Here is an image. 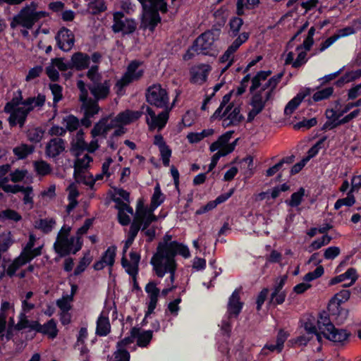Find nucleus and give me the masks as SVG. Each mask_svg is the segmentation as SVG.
Here are the masks:
<instances>
[{
    "label": "nucleus",
    "instance_id": "24",
    "mask_svg": "<svg viewBox=\"0 0 361 361\" xmlns=\"http://www.w3.org/2000/svg\"><path fill=\"white\" fill-rule=\"evenodd\" d=\"M137 212L142 214L143 219V221L140 222L141 224H143V231L146 230L152 222L157 220V217L152 213L153 211L152 209L149 211L142 203L138 204Z\"/></svg>",
    "mask_w": 361,
    "mask_h": 361
},
{
    "label": "nucleus",
    "instance_id": "38",
    "mask_svg": "<svg viewBox=\"0 0 361 361\" xmlns=\"http://www.w3.org/2000/svg\"><path fill=\"white\" fill-rule=\"evenodd\" d=\"M116 249V245L109 246L102 255L101 259L105 262L106 265L110 267H113L114 264Z\"/></svg>",
    "mask_w": 361,
    "mask_h": 361
},
{
    "label": "nucleus",
    "instance_id": "56",
    "mask_svg": "<svg viewBox=\"0 0 361 361\" xmlns=\"http://www.w3.org/2000/svg\"><path fill=\"white\" fill-rule=\"evenodd\" d=\"M56 221L54 219H43L39 220L38 228L41 229L44 233H49L53 229Z\"/></svg>",
    "mask_w": 361,
    "mask_h": 361
},
{
    "label": "nucleus",
    "instance_id": "20",
    "mask_svg": "<svg viewBox=\"0 0 361 361\" xmlns=\"http://www.w3.org/2000/svg\"><path fill=\"white\" fill-rule=\"evenodd\" d=\"M113 114H109L102 117L98 122H97L93 128L91 130V136L93 138H95L99 136H102L104 137H106L108 130H106V122L111 118Z\"/></svg>",
    "mask_w": 361,
    "mask_h": 361
},
{
    "label": "nucleus",
    "instance_id": "4",
    "mask_svg": "<svg viewBox=\"0 0 361 361\" xmlns=\"http://www.w3.org/2000/svg\"><path fill=\"white\" fill-rule=\"evenodd\" d=\"M146 102L157 109L171 107L167 90L159 84H153L145 90Z\"/></svg>",
    "mask_w": 361,
    "mask_h": 361
},
{
    "label": "nucleus",
    "instance_id": "64",
    "mask_svg": "<svg viewBox=\"0 0 361 361\" xmlns=\"http://www.w3.org/2000/svg\"><path fill=\"white\" fill-rule=\"evenodd\" d=\"M114 356V361H130V353L125 348H117Z\"/></svg>",
    "mask_w": 361,
    "mask_h": 361
},
{
    "label": "nucleus",
    "instance_id": "46",
    "mask_svg": "<svg viewBox=\"0 0 361 361\" xmlns=\"http://www.w3.org/2000/svg\"><path fill=\"white\" fill-rule=\"evenodd\" d=\"M89 252H87L79 261L78 264L75 267L73 274L78 276L85 271L86 268L90 265L92 262V257L89 256Z\"/></svg>",
    "mask_w": 361,
    "mask_h": 361
},
{
    "label": "nucleus",
    "instance_id": "45",
    "mask_svg": "<svg viewBox=\"0 0 361 361\" xmlns=\"http://www.w3.org/2000/svg\"><path fill=\"white\" fill-rule=\"evenodd\" d=\"M147 9L166 13L168 11V5L166 0H151Z\"/></svg>",
    "mask_w": 361,
    "mask_h": 361
},
{
    "label": "nucleus",
    "instance_id": "59",
    "mask_svg": "<svg viewBox=\"0 0 361 361\" xmlns=\"http://www.w3.org/2000/svg\"><path fill=\"white\" fill-rule=\"evenodd\" d=\"M27 174V169H17L10 173V179L13 183H19L23 181Z\"/></svg>",
    "mask_w": 361,
    "mask_h": 361
},
{
    "label": "nucleus",
    "instance_id": "51",
    "mask_svg": "<svg viewBox=\"0 0 361 361\" xmlns=\"http://www.w3.org/2000/svg\"><path fill=\"white\" fill-rule=\"evenodd\" d=\"M237 36V38L234 39L230 46H228L234 52H235L243 44L248 40L250 37V32H243Z\"/></svg>",
    "mask_w": 361,
    "mask_h": 361
},
{
    "label": "nucleus",
    "instance_id": "50",
    "mask_svg": "<svg viewBox=\"0 0 361 361\" xmlns=\"http://www.w3.org/2000/svg\"><path fill=\"white\" fill-rule=\"evenodd\" d=\"M153 336L152 330L144 331L137 339V345L141 348L147 347L150 343Z\"/></svg>",
    "mask_w": 361,
    "mask_h": 361
},
{
    "label": "nucleus",
    "instance_id": "28",
    "mask_svg": "<svg viewBox=\"0 0 361 361\" xmlns=\"http://www.w3.org/2000/svg\"><path fill=\"white\" fill-rule=\"evenodd\" d=\"M98 102V101L90 99L89 102L82 104L81 109L84 111V114L91 118H93L95 115L98 114L101 111V108Z\"/></svg>",
    "mask_w": 361,
    "mask_h": 361
},
{
    "label": "nucleus",
    "instance_id": "52",
    "mask_svg": "<svg viewBox=\"0 0 361 361\" xmlns=\"http://www.w3.org/2000/svg\"><path fill=\"white\" fill-rule=\"evenodd\" d=\"M288 276L286 275H283L279 279H278L276 281V283L274 286L273 291L271 294L270 302H272L274 299V297L279 293H282L283 288L285 286V283L287 281Z\"/></svg>",
    "mask_w": 361,
    "mask_h": 361
},
{
    "label": "nucleus",
    "instance_id": "11",
    "mask_svg": "<svg viewBox=\"0 0 361 361\" xmlns=\"http://www.w3.org/2000/svg\"><path fill=\"white\" fill-rule=\"evenodd\" d=\"M250 105L252 109L247 114V123L252 122L255 116L260 114L265 107L266 101H264L261 92H257L252 95Z\"/></svg>",
    "mask_w": 361,
    "mask_h": 361
},
{
    "label": "nucleus",
    "instance_id": "36",
    "mask_svg": "<svg viewBox=\"0 0 361 361\" xmlns=\"http://www.w3.org/2000/svg\"><path fill=\"white\" fill-rule=\"evenodd\" d=\"M63 123H66V132H74L80 127L79 118L73 114H69L63 118Z\"/></svg>",
    "mask_w": 361,
    "mask_h": 361
},
{
    "label": "nucleus",
    "instance_id": "34",
    "mask_svg": "<svg viewBox=\"0 0 361 361\" xmlns=\"http://www.w3.org/2000/svg\"><path fill=\"white\" fill-rule=\"evenodd\" d=\"M7 220L18 222L22 220V216L17 211L12 209H6L0 212V221L4 222Z\"/></svg>",
    "mask_w": 361,
    "mask_h": 361
},
{
    "label": "nucleus",
    "instance_id": "55",
    "mask_svg": "<svg viewBox=\"0 0 361 361\" xmlns=\"http://www.w3.org/2000/svg\"><path fill=\"white\" fill-rule=\"evenodd\" d=\"M99 66L98 65L90 66L86 73L87 78L92 82L102 80V75L99 73Z\"/></svg>",
    "mask_w": 361,
    "mask_h": 361
},
{
    "label": "nucleus",
    "instance_id": "23",
    "mask_svg": "<svg viewBox=\"0 0 361 361\" xmlns=\"http://www.w3.org/2000/svg\"><path fill=\"white\" fill-rule=\"evenodd\" d=\"M54 252L58 255L59 257H66L70 255H73V248L68 243L64 241V238L61 240H56L53 245Z\"/></svg>",
    "mask_w": 361,
    "mask_h": 361
},
{
    "label": "nucleus",
    "instance_id": "30",
    "mask_svg": "<svg viewBox=\"0 0 361 361\" xmlns=\"http://www.w3.org/2000/svg\"><path fill=\"white\" fill-rule=\"evenodd\" d=\"M165 200L164 195L162 193L159 184H157L154 189V193L151 197L150 209L154 211L160 206Z\"/></svg>",
    "mask_w": 361,
    "mask_h": 361
},
{
    "label": "nucleus",
    "instance_id": "43",
    "mask_svg": "<svg viewBox=\"0 0 361 361\" xmlns=\"http://www.w3.org/2000/svg\"><path fill=\"white\" fill-rule=\"evenodd\" d=\"M64 241L66 243H68L72 247H74L73 255H75L83 246L82 237H80L77 234L75 236L69 235L68 238H64Z\"/></svg>",
    "mask_w": 361,
    "mask_h": 361
},
{
    "label": "nucleus",
    "instance_id": "35",
    "mask_svg": "<svg viewBox=\"0 0 361 361\" xmlns=\"http://www.w3.org/2000/svg\"><path fill=\"white\" fill-rule=\"evenodd\" d=\"M39 327V322L37 320H30L28 318L22 321H18L16 326V330L20 331L21 330L29 329V331L37 330Z\"/></svg>",
    "mask_w": 361,
    "mask_h": 361
},
{
    "label": "nucleus",
    "instance_id": "60",
    "mask_svg": "<svg viewBox=\"0 0 361 361\" xmlns=\"http://www.w3.org/2000/svg\"><path fill=\"white\" fill-rule=\"evenodd\" d=\"M161 159L164 166H169L170 163V158L171 157L172 151L169 146L167 145L160 149Z\"/></svg>",
    "mask_w": 361,
    "mask_h": 361
},
{
    "label": "nucleus",
    "instance_id": "32",
    "mask_svg": "<svg viewBox=\"0 0 361 361\" xmlns=\"http://www.w3.org/2000/svg\"><path fill=\"white\" fill-rule=\"evenodd\" d=\"M35 171L38 176H45L51 173V166L44 160H37L33 162Z\"/></svg>",
    "mask_w": 361,
    "mask_h": 361
},
{
    "label": "nucleus",
    "instance_id": "22",
    "mask_svg": "<svg viewBox=\"0 0 361 361\" xmlns=\"http://www.w3.org/2000/svg\"><path fill=\"white\" fill-rule=\"evenodd\" d=\"M36 333H40L44 335H47L50 338H55L57 335L59 330L56 326V322L54 319H51L42 325L39 323V329L35 330Z\"/></svg>",
    "mask_w": 361,
    "mask_h": 361
},
{
    "label": "nucleus",
    "instance_id": "61",
    "mask_svg": "<svg viewBox=\"0 0 361 361\" xmlns=\"http://www.w3.org/2000/svg\"><path fill=\"white\" fill-rule=\"evenodd\" d=\"M341 253V249L336 246H331L326 248L324 252V257L328 260H333Z\"/></svg>",
    "mask_w": 361,
    "mask_h": 361
},
{
    "label": "nucleus",
    "instance_id": "33",
    "mask_svg": "<svg viewBox=\"0 0 361 361\" xmlns=\"http://www.w3.org/2000/svg\"><path fill=\"white\" fill-rule=\"evenodd\" d=\"M306 94H305L298 93L295 97L288 102L284 109V114L286 116L291 115L302 102Z\"/></svg>",
    "mask_w": 361,
    "mask_h": 361
},
{
    "label": "nucleus",
    "instance_id": "18",
    "mask_svg": "<svg viewBox=\"0 0 361 361\" xmlns=\"http://www.w3.org/2000/svg\"><path fill=\"white\" fill-rule=\"evenodd\" d=\"M209 71L210 66L205 64H200L196 68H192L190 71V82L192 84L204 83L207 79Z\"/></svg>",
    "mask_w": 361,
    "mask_h": 361
},
{
    "label": "nucleus",
    "instance_id": "48",
    "mask_svg": "<svg viewBox=\"0 0 361 361\" xmlns=\"http://www.w3.org/2000/svg\"><path fill=\"white\" fill-rule=\"evenodd\" d=\"M334 93V87H327L321 90L317 91L312 96L314 102H320L328 99Z\"/></svg>",
    "mask_w": 361,
    "mask_h": 361
},
{
    "label": "nucleus",
    "instance_id": "53",
    "mask_svg": "<svg viewBox=\"0 0 361 361\" xmlns=\"http://www.w3.org/2000/svg\"><path fill=\"white\" fill-rule=\"evenodd\" d=\"M324 273V269L322 265H319L317 268L312 271L307 273L304 277L303 280L306 282H310L315 279L320 278Z\"/></svg>",
    "mask_w": 361,
    "mask_h": 361
},
{
    "label": "nucleus",
    "instance_id": "44",
    "mask_svg": "<svg viewBox=\"0 0 361 361\" xmlns=\"http://www.w3.org/2000/svg\"><path fill=\"white\" fill-rule=\"evenodd\" d=\"M64 241L66 243H68L72 247H74L73 255H75L83 246L82 237H80L77 234L75 236L69 235L68 238H64Z\"/></svg>",
    "mask_w": 361,
    "mask_h": 361
},
{
    "label": "nucleus",
    "instance_id": "3",
    "mask_svg": "<svg viewBox=\"0 0 361 361\" xmlns=\"http://www.w3.org/2000/svg\"><path fill=\"white\" fill-rule=\"evenodd\" d=\"M177 255L188 259L190 257V252L187 245L173 240L171 243H159L157 252L153 255L154 258L164 259V258H175Z\"/></svg>",
    "mask_w": 361,
    "mask_h": 361
},
{
    "label": "nucleus",
    "instance_id": "39",
    "mask_svg": "<svg viewBox=\"0 0 361 361\" xmlns=\"http://www.w3.org/2000/svg\"><path fill=\"white\" fill-rule=\"evenodd\" d=\"M45 133V130L41 127H36L30 130H28L27 133V140L32 143L40 142Z\"/></svg>",
    "mask_w": 361,
    "mask_h": 361
},
{
    "label": "nucleus",
    "instance_id": "16",
    "mask_svg": "<svg viewBox=\"0 0 361 361\" xmlns=\"http://www.w3.org/2000/svg\"><path fill=\"white\" fill-rule=\"evenodd\" d=\"M358 278L357 272L355 268H348L346 271L342 274L333 277L329 281V286H334L337 283H341L346 280H350L348 283H345L343 287L347 288L353 285Z\"/></svg>",
    "mask_w": 361,
    "mask_h": 361
},
{
    "label": "nucleus",
    "instance_id": "42",
    "mask_svg": "<svg viewBox=\"0 0 361 361\" xmlns=\"http://www.w3.org/2000/svg\"><path fill=\"white\" fill-rule=\"evenodd\" d=\"M87 142L84 138H78L75 142H71V152L76 157H79L85 151Z\"/></svg>",
    "mask_w": 361,
    "mask_h": 361
},
{
    "label": "nucleus",
    "instance_id": "9",
    "mask_svg": "<svg viewBox=\"0 0 361 361\" xmlns=\"http://www.w3.org/2000/svg\"><path fill=\"white\" fill-rule=\"evenodd\" d=\"M111 82L105 80L104 82L98 80L88 85L94 100L99 101L106 99L110 93Z\"/></svg>",
    "mask_w": 361,
    "mask_h": 361
},
{
    "label": "nucleus",
    "instance_id": "21",
    "mask_svg": "<svg viewBox=\"0 0 361 361\" xmlns=\"http://www.w3.org/2000/svg\"><path fill=\"white\" fill-rule=\"evenodd\" d=\"M259 4V0H237L235 4V14L238 16H243L245 15L246 11L257 8Z\"/></svg>",
    "mask_w": 361,
    "mask_h": 361
},
{
    "label": "nucleus",
    "instance_id": "54",
    "mask_svg": "<svg viewBox=\"0 0 361 361\" xmlns=\"http://www.w3.org/2000/svg\"><path fill=\"white\" fill-rule=\"evenodd\" d=\"M49 89L53 94V102L56 105L63 98V87L59 84L54 83L49 85Z\"/></svg>",
    "mask_w": 361,
    "mask_h": 361
},
{
    "label": "nucleus",
    "instance_id": "10",
    "mask_svg": "<svg viewBox=\"0 0 361 361\" xmlns=\"http://www.w3.org/2000/svg\"><path fill=\"white\" fill-rule=\"evenodd\" d=\"M244 303L240 301V292L235 289L229 297L227 305V314L229 317H238L241 312Z\"/></svg>",
    "mask_w": 361,
    "mask_h": 361
},
{
    "label": "nucleus",
    "instance_id": "17",
    "mask_svg": "<svg viewBox=\"0 0 361 361\" xmlns=\"http://www.w3.org/2000/svg\"><path fill=\"white\" fill-rule=\"evenodd\" d=\"M5 113L10 114L8 121L11 128L15 127L17 124L19 125L20 128H23L25 126L29 115L27 111H26L25 112L23 107L13 109L10 112Z\"/></svg>",
    "mask_w": 361,
    "mask_h": 361
},
{
    "label": "nucleus",
    "instance_id": "37",
    "mask_svg": "<svg viewBox=\"0 0 361 361\" xmlns=\"http://www.w3.org/2000/svg\"><path fill=\"white\" fill-rule=\"evenodd\" d=\"M121 263V266L125 269L126 273L131 278L137 276L139 272V265L130 263V262H129L125 257V255H123Z\"/></svg>",
    "mask_w": 361,
    "mask_h": 361
},
{
    "label": "nucleus",
    "instance_id": "62",
    "mask_svg": "<svg viewBox=\"0 0 361 361\" xmlns=\"http://www.w3.org/2000/svg\"><path fill=\"white\" fill-rule=\"evenodd\" d=\"M14 240H13L11 233H8L7 236L3 237L0 240V254L1 252H6L13 244Z\"/></svg>",
    "mask_w": 361,
    "mask_h": 361
},
{
    "label": "nucleus",
    "instance_id": "31",
    "mask_svg": "<svg viewBox=\"0 0 361 361\" xmlns=\"http://www.w3.org/2000/svg\"><path fill=\"white\" fill-rule=\"evenodd\" d=\"M305 195V190L300 187L296 192L292 193L290 200H286L285 202L290 207H297L302 203Z\"/></svg>",
    "mask_w": 361,
    "mask_h": 361
},
{
    "label": "nucleus",
    "instance_id": "29",
    "mask_svg": "<svg viewBox=\"0 0 361 361\" xmlns=\"http://www.w3.org/2000/svg\"><path fill=\"white\" fill-rule=\"evenodd\" d=\"M23 95H22V91L18 89L16 92H14L13 97L11 99V101L8 102L4 108V112H10L13 109H16L20 107V105H22L23 104Z\"/></svg>",
    "mask_w": 361,
    "mask_h": 361
},
{
    "label": "nucleus",
    "instance_id": "6",
    "mask_svg": "<svg viewBox=\"0 0 361 361\" xmlns=\"http://www.w3.org/2000/svg\"><path fill=\"white\" fill-rule=\"evenodd\" d=\"M214 33L207 30L198 36L192 42V49L197 54L214 56L216 49Z\"/></svg>",
    "mask_w": 361,
    "mask_h": 361
},
{
    "label": "nucleus",
    "instance_id": "19",
    "mask_svg": "<svg viewBox=\"0 0 361 361\" xmlns=\"http://www.w3.org/2000/svg\"><path fill=\"white\" fill-rule=\"evenodd\" d=\"M145 16L142 20L144 27L148 28L149 31L154 32L159 23L161 21V18L157 11H149L146 9Z\"/></svg>",
    "mask_w": 361,
    "mask_h": 361
},
{
    "label": "nucleus",
    "instance_id": "49",
    "mask_svg": "<svg viewBox=\"0 0 361 361\" xmlns=\"http://www.w3.org/2000/svg\"><path fill=\"white\" fill-rule=\"evenodd\" d=\"M227 118L230 120V123H234V125L238 126L244 119L243 115L240 114V107L235 106L228 114Z\"/></svg>",
    "mask_w": 361,
    "mask_h": 361
},
{
    "label": "nucleus",
    "instance_id": "7",
    "mask_svg": "<svg viewBox=\"0 0 361 361\" xmlns=\"http://www.w3.org/2000/svg\"><path fill=\"white\" fill-rule=\"evenodd\" d=\"M114 24L111 26L114 33L122 32L123 35L133 33L137 27L134 19L126 18L123 20L124 14L122 11H116L113 15Z\"/></svg>",
    "mask_w": 361,
    "mask_h": 361
},
{
    "label": "nucleus",
    "instance_id": "12",
    "mask_svg": "<svg viewBox=\"0 0 361 361\" xmlns=\"http://www.w3.org/2000/svg\"><path fill=\"white\" fill-rule=\"evenodd\" d=\"M350 296V292L349 290L342 289L330 300L327 305V310L333 314H338L341 304L347 301Z\"/></svg>",
    "mask_w": 361,
    "mask_h": 361
},
{
    "label": "nucleus",
    "instance_id": "8",
    "mask_svg": "<svg viewBox=\"0 0 361 361\" xmlns=\"http://www.w3.org/2000/svg\"><path fill=\"white\" fill-rule=\"evenodd\" d=\"M55 40L58 48L66 52L70 51L74 46L75 35L68 28L62 27L57 32Z\"/></svg>",
    "mask_w": 361,
    "mask_h": 361
},
{
    "label": "nucleus",
    "instance_id": "41",
    "mask_svg": "<svg viewBox=\"0 0 361 361\" xmlns=\"http://www.w3.org/2000/svg\"><path fill=\"white\" fill-rule=\"evenodd\" d=\"M241 16H233L232 17L228 23L230 27L231 35L232 37H237L239 35V32L242 25H243V20L240 18Z\"/></svg>",
    "mask_w": 361,
    "mask_h": 361
},
{
    "label": "nucleus",
    "instance_id": "1",
    "mask_svg": "<svg viewBox=\"0 0 361 361\" xmlns=\"http://www.w3.org/2000/svg\"><path fill=\"white\" fill-rule=\"evenodd\" d=\"M39 4L32 1L26 4L19 12L14 15L11 20L10 26L12 29L22 27L25 29H32L33 26L40 19L49 16V13L45 11H38Z\"/></svg>",
    "mask_w": 361,
    "mask_h": 361
},
{
    "label": "nucleus",
    "instance_id": "63",
    "mask_svg": "<svg viewBox=\"0 0 361 361\" xmlns=\"http://www.w3.org/2000/svg\"><path fill=\"white\" fill-rule=\"evenodd\" d=\"M52 64L58 68L61 71H66L68 69H73V66L69 63H65L63 58H55L51 60Z\"/></svg>",
    "mask_w": 361,
    "mask_h": 361
},
{
    "label": "nucleus",
    "instance_id": "25",
    "mask_svg": "<svg viewBox=\"0 0 361 361\" xmlns=\"http://www.w3.org/2000/svg\"><path fill=\"white\" fill-rule=\"evenodd\" d=\"M35 149V147L34 145L21 143L13 149V153L18 159L23 160L32 154Z\"/></svg>",
    "mask_w": 361,
    "mask_h": 361
},
{
    "label": "nucleus",
    "instance_id": "26",
    "mask_svg": "<svg viewBox=\"0 0 361 361\" xmlns=\"http://www.w3.org/2000/svg\"><path fill=\"white\" fill-rule=\"evenodd\" d=\"M111 331V325L108 317L99 316L97 321L96 334L99 336H106Z\"/></svg>",
    "mask_w": 361,
    "mask_h": 361
},
{
    "label": "nucleus",
    "instance_id": "40",
    "mask_svg": "<svg viewBox=\"0 0 361 361\" xmlns=\"http://www.w3.org/2000/svg\"><path fill=\"white\" fill-rule=\"evenodd\" d=\"M89 12L92 15H98L106 10L104 0L90 1L87 5Z\"/></svg>",
    "mask_w": 361,
    "mask_h": 361
},
{
    "label": "nucleus",
    "instance_id": "14",
    "mask_svg": "<svg viewBox=\"0 0 361 361\" xmlns=\"http://www.w3.org/2000/svg\"><path fill=\"white\" fill-rule=\"evenodd\" d=\"M65 150V140L62 138H51L46 145L45 154L49 158H55Z\"/></svg>",
    "mask_w": 361,
    "mask_h": 361
},
{
    "label": "nucleus",
    "instance_id": "27",
    "mask_svg": "<svg viewBox=\"0 0 361 361\" xmlns=\"http://www.w3.org/2000/svg\"><path fill=\"white\" fill-rule=\"evenodd\" d=\"M141 228V224L137 223L136 221H133L130 226L128 233L127 240L125 242L123 249V255H125L127 252L128 249L131 246L133 243L135 238H136L139 231Z\"/></svg>",
    "mask_w": 361,
    "mask_h": 361
},
{
    "label": "nucleus",
    "instance_id": "58",
    "mask_svg": "<svg viewBox=\"0 0 361 361\" xmlns=\"http://www.w3.org/2000/svg\"><path fill=\"white\" fill-rule=\"evenodd\" d=\"M317 124V120L316 118H312L310 119L304 118L302 121L298 122L294 125V129L299 130L300 128H305L306 130L315 126Z\"/></svg>",
    "mask_w": 361,
    "mask_h": 361
},
{
    "label": "nucleus",
    "instance_id": "5",
    "mask_svg": "<svg viewBox=\"0 0 361 361\" xmlns=\"http://www.w3.org/2000/svg\"><path fill=\"white\" fill-rule=\"evenodd\" d=\"M141 109H145V114L149 116V118H146V123L148 126L149 130L153 131L157 129L159 132L165 128L168 123L170 112L173 109V104L171 107L162 109L163 111L157 115L149 106L142 104Z\"/></svg>",
    "mask_w": 361,
    "mask_h": 361
},
{
    "label": "nucleus",
    "instance_id": "2",
    "mask_svg": "<svg viewBox=\"0 0 361 361\" xmlns=\"http://www.w3.org/2000/svg\"><path fill=\"white\" fill-rule=\"evenodd\" d=\"M329 313V310L319 312L317 322L318 329L323 334V337L335 343L336 345H344L351 334L345 329L336 328L331 321Z\"/></svg>",
    "mask_w": 361,
    "mask_h": 361
},
{
    "label": "nucleus",
    "instance_id": "13",
    "mask_svg": "<svg viewBox=\"0 0 361 361\" xmlns=\"http://www.w3.org/2000/svg\"><path fill=\"white\" fill-rule=\"evenodd\" d=\"M143 65V61L139 60H133L131 61L126 68V71L125 72V78L128 79L130 81L133 82L134 81H137L140 78H142L145 71L142 68L139 69L140 66Z\"/></svg>",
    "mask_w": 361,
    "mask_h": 361
},
{
    "label": "nucleus",
    "instance_id": "47",
    "mask_svg": "<svg viewBox=\"0 0 361 361\" xmlns=\"http://www.w3.org/2000/svg\"><path fill=\"white\" fill-rule=\"evenodd\" d=\"M164 259H159L158 258H154L153 255L151 260L150 264L153 266L154 270L157 274V276L159 278H163L165 274L167 272L164 265L163 264Z\"/></svg>",
    "mask_w": 361,
    "mask_h": 361
},
{
    "label": "nucleus",
    "instance_id": "15",
    "mask_svg": "<svg viewBox=\"0 0 361 361\" xmlns=\"http://www.w3.org/2000/svg\"><path fill=\"white\" fill-rule=\"evenodd\" d=\"M71 65L78 71L87 69L90 65V56L85 52H75L71 57Z\"/></svg>",
    "mask_w": 361,
    "mask_h": 361
},
{
    "label": "nucleus",
    "instance_id": "57",
    "mask_svg": "<svg viewBox=\"0 0 361 361\" xmlns=\"http://www.w3.org/2000/svg\"><path fill=\"white\" fill-rule=\"evenodd\" d=\"M145 291L149 295V299H158L160 290L157 287V283L154 281L149 282L145 286Z\"/></svg>",
    "mask_w": 361,
    "mask_h": 361
}]
</instances>
